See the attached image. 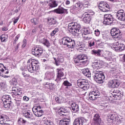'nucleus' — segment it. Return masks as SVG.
Listing matches in <instances>:
<instances>
[{
    "label": "nucleus",
    "mask_w": 125,
    "mask_h": 125,
    "mask_svg": "<svg viewBox=\"0 0 125 125\" xmlns=\"http://www.w3.org/2000/svg\"><path fill=\"white\" fill-rule=\"evenodd\" d=\"M62 43L65 45L68 48H74L76 45L75 40H73L70 37L68 36L64 37L62 39Z\"/></svg>",
    "instance_id": "1"
},
{
    "label": "nucleus",
    "mask_w": 125,
    "mask_h": 125,
    "mask_svg": "<svg viewBox=\"0 0 125 125\" xmlns=\"http://www.w3.org/2000/svg\"><path fill=\"white\" fill-rule=\"evenodd\" d=\"M87 82L86 80L80 78L77 80V84L82 89L87 90L89 88V84Z\"/></svg>",
    "instance_id": "2"
},
{
    "label": "nucleus",
    "mask_w": 125,
    "mask_h": 125,
    "mask_svg": "<svg viewBox=\"0 0 125 125\" xmlns=\"http://www.w3.org/2000/svg\"><path fill=\"white\" fill-rule=\"evenodd\" d=\"M93 78L98 83H104V80H105V75L104 74L100 72H96L95 75L93 76Z\"/></svg>",
    "instance_id": "3"
},
{
    "label": "nucleus",
    "mask_w": 125,
    "mask_h": 125,
    "mask_svg": "<svg viewBox=\"0 0 125 125\" xmlns=\"http://www.w3.org/2000/svg\"><path fill=\"white\" fill-rule=\"evenodd\" d=\"M123 96H124L123 92L119 89L113 90L110 95V97L114 100H121Z\"/></svg>",
    "instance_id": "4"
},
{
    "label": "nucleus",
    "mask_w": 125,
    "mask_h": 125,
    "mask_svg": "<svg viewBox=\"0 0 125 125\" xmlns=\"http://www.w3.org/2000/svg\"><path fill=\"white\" fill-rule=\"evenodd\" d=\"M110 34L114 39H117V40H121L122 39L121 31L118 28L116 27L113 28L111 30Z\"/></svg>",
    "instance_id": "5"
},
{
    "label": "nucleus",
    "mask_w": 125,
    "mask_h": 125,
    "mask_svg": "<svg viewBox=\"0 0 125 125\" xmlns=\"http://www.w3.org/2000/svg\"><path fill=\"white\" fill-rule=\"evenodd\" d=\"M31 61H32V60H29L27 61V69L28 72H30V73H34V71H38V70H39V68H40V66L37 65V64H35V63L32 64L31 63Z\"/></svg>",
    "instance_id": "6"
},
{
    "label": "nucleus",
    "mask_w": 125,
    "mask_h": 125,
    "mask_svg": "<svg viewBox=\"0 0 125 125\" xmlns=\"http://www.w3.org/2000/svg\"><path fill=\"white\" fill-rule=\"evenodd\" d=\"M43 52V49L42 47H34L32 49V54L36 57H40Z\"/></svg>",
    "instance_id": "7"
},
{
    "label": "nucleus",
    "mask_w": 125,
    "mask_h": 125,
    "mask_svg": "<svg viewBox=\"0 0 125 125\" xmlns=\"http://www.w3.org/2000/svg\"><path fill=\"white\" fill-rule=\"evenodd\" d=\"M99 8L102 12H108L110 11V6L106 2L102 1L99 4Z\"/></svg>",
    "instance_id": "8"
},
{
    "label": "nucleus",
    "mask_w": 125,
    "mask_h": 125,
    "mask_svg": "<svg viewBox=\"0 0 125 125\" xmlns=\"http://www.w3.org/2000/svg\"><path fill=\"white\" fill-rule=\"evenodd\" d=\"M9 71L6 69V67L3 65V64L0 63V76L3 78H8L9 76H7L5 75L8 74Z\"/></svg>",
    "instance_id": "9"
},
{
    "label": "nucleus",
    "mask_w": 125,
    "mask_h": 125,
    "mask_svg": "<svg viewBox=\"0 0 125 125\" xmlns=\"http://www.w3.org/2000/svg\"><path fill=\"white\" fill-rule=\"evenodd\" d=\"M121 83L118 80L114 79L108 83V86L110 88H116L119 87Z\"/></svg>",
    "instance_id": "10"
},
{
    "label": "nucleus",
    "mask_w": 125,
    "mask_h": 125,
    "mask_svg": "<svg viewBox=\"0 0 125 125\" xmlns=\"http://www.w3.org/2000/svg\"><path fill=\"white\" fill-rule=\"evenodd\" d=\"M55 60V64L56 66H59L61 63L64 62V57L61 55H57L56 57H53Z\"/></svg>",
    "instance_id": "11"
},
{
    "label": "nucleus",
    "mask_w": 125,
    "mask_h": 125,
    "mask_svg": "<svg viewBox=\"0 0 125 125\" xmlns=\"http://www.w3.org/2000/svg\"><path fill=\"white\" fill-rule=\"evenodd\" d=\"M68 104L70 105L69 109L71 110V112L77 113L80 110V106L75 103L74 102H69Z\"/></svg>",
    "instance_id": "12"
},
{
    "label": "nucleus",
    "mask_w": 125,
    "mask_h": 125,
    "mask_svg": "<svg viewBox=\"0 0 125 125\" xmlns=\"http://www.w3.org/2000/svg\"><path fill=\"white\" fill-rule=\"evenodd\" d=\"M116 17L120 21H125V13L123 10H120L116 13Z\"/></svg>",
    "instance_id": "13"
},
{
    "label": "nucleus",
    "mask_w": 125,
    "mask_h": 125,
    "mask_svg": "<svg viewBox=\"0 0 125 125\" xmlns=\"http://www.w3.org/2000/svg\"><path fill=\"white\" fill-rule=\"evenodd\" d=\"M112 47L116 51H123V50L125 49V45L124 44L119 42L113 43Z\"/></svg>",
    "instance_id": "14"
},
{
    "label": "nucleus",
    "mask_w": 125,
    "mask_h": 125,
    "mask_svg": "<svg viewBox=\"0 0 125 125\" xmlns=\"http://www.w3.org/2000/svg\"><path fill=\"white\" fill-rule=\"evenodd\" d=\"M73 35H78L79 34L80 31H81V24L78 23V22H75L73 28H72L71 30Z\"/></svg>",
    "instance_id": "15"
},
{
    "label": "nucleus",
    "mask_w": 125,
    "mask_h": 125,
    "mask_svg": "<svg viewBox=\"0 0 125 125\" xmlns=\"http://www.w3.org/2000/svg\"><path fill=\"white\" fill-rule=\"evenodd\" d=\"M64 69L63 68H57V71L58 72V75L57 77V79L55 80L56 82H58L59 81H61L62 80V77H64V73L63 72V70Z\"/></svg>",
    "instance_id": "16"
},
{
    "label": "nucleus",
    "mask_w": 125,
    "mask_h": 125,
    "mask_svg": "<svg viewBox=\"0 0 125 125\" xmlns=\"http://www.w3.org/2000/svg\"><path fill=\"white\" fill-rule=\"evenodd\" d=\"M113 16L111 14H105L104 15V21H103L104 24H106L108 25V23H109L110 21H113Z\"/></svg>",
    "instance_id": "17"
},
{
    "label": "nucleus",
    "mask_w": 125,
    "mask_h": 125,
    "mask_svg": "<svg viewBox=\"0 0 125 125\" xmlns=\"http://www.w3.org/2000/svg\"><path fill=\"white\" fill-rule=\"evenodd\" d=\"M87 122V120L83 118L76 119L74 122L73 125H83V123Z\"/></svg>",
    "instance_id": "18"
},
{
    "label": "nucleus",
    "mask_w": 125,
    "mask_h": 125,
    "mask_svg": "<svg viewBox=\"0 0 125 125\" xmlns=\"http://www.w3.org/2000/svg\"><path fill=\"white\" fill-rule=\"evenodd\" d=\"M67 10V9H64L63 7L59 6L58 8L54 10V12H55V13H57V14H64Z\"/></svg>",
    "instance_id": "19"
},
{
    "label": "nucleus",
    "mask_w": 125,
    "mask_h": 125,
    "mask_svg": "<svg viewBox=\"0 0 125 125\" xmlns=\"http://www.w3.org/2000/svg\"><path fill=\"white\" fill-rule=\"evenodd\" d=\"M23 116L27 119H29V120H32L33 121H35V117H34V115L32 112H25V113H23Z\"/></svg>",
    "instance_id": "20"
},
{
    "label": "nucleus",
    "mask_w": 125,
    "mask_h": 125,
    "mask_svg": "<svg viewBox=\"0 0 125 125\" xmlns=\"http://www.w3.org/2000/svg\"><path fill=\"white\" fill-rule=\"evenodd\" d=\"M91 20V16L89 14H86L84 15V17L83 18V21L84 23L89 24Z\"/></svg>",
    "instance_id": "21"
},
{
    "label": "nucleus",
    "mask_w": 125,
    "mask_h": 125,
    "mask_svg": "<svg viewBox=\"0 0 125 125\" xmlns=\"http://www.w3.org/2000/svg\"><path fill=\"white\" fill-rule=\"evenodd\" d=\"M45 80H48L49 81H50L51 79H53L54 77V73H53V72H47L45 74Z\"/></svg>",
    "instance_id": "22"
},
{
    "label": "nucleus",
    "mask_w": 125,
    "mask_h": 125,
    "mask_svg": "<svg viewBox=\"0 0 125 125\" xmlns=\"http://www.w3.org/2000/svg\"><path fill=\"white\" fill-rule=\"evenodd\" d=\"M51 0L53 1H51ZM49 1H51L50 3L48 4L49 9L53 8V7H56V6H58V3H57V1L54 0H49Z\"/></svg>",
    "instance_id": "23"
},
{
    "label": "nucleus",
    "mask_w": 125,
    "mask_h": 125,
    "mask_svg": "<svg viewBox=\"0 0 125 125\" xmlns=\"http://www.w3.org/2000/svg\"><path fill=\"white\" fill-rule=\"evenodd\" d=\"M83 54H80L78 55L75 58H74V62L75 63H81V61L82 59L85 58L84 56H83Z\"/></svg>",
    "instance_id": "24"
},
{
    "label": "nucleus",
    "mask_w": 125,
    "mask_h": 125,
    "mask_svg": "<svg viewBox=\"0 0 125 125\" xmlns=\"http://www.w3.org/2000/svg\"><path fill=\"white\" fill-rule=\"evenodd\" d=\"M71 120L70 119H64L62 120H61L59 122L60 125H69L70 124Z\"/></svg>",
    "instance_id": "25"
},
{
    "label": "nucleus",
    "mask_w": 125,
    "mask_h": 125,
    "mask_svg": "<svg viewBox=\"0 0 125 125\" xmlns=\"http://www.w3.org/2000/svg\"><path fill=\"white\" fill-rule=\"evenodd\" d=\"M82 73L87 78H90L91 77V73H90V71L89 69H83L82 70Z\"/></svg>",
    "instance_id": "26"
},
{
    "label": "nucleus",
    "mask_w": 125,
    "mask_h": 125,
    "mask_svg": "<svg viewBox=\"0 0 125 125\" xmlns=\"http://www.w3.org/2000/svg\"><path fill=\"white\" fill-rule=\"evenodd\" d=\"M47 22L49 25H55V24H57V21L54 18H49L47 19Z\"/></svg>",
    "instance_id": "27"
},
{
    "label": "nucleus",
    "mask_w": 125,
    "mask_h": 125,
    "mask_svg": "<svg viewBox=\"0 0 125 125\" xmlns=\"http://www.w3.org/2000/svg\"><path fill=\"white\" fill-rule=\"evenodd\" d=\"M68 113V111L65 108L61 107L59 110V114L61 115V116H66V114Z\"/></svg>",
    "instance_id": "28"
},
{
    "label": "nucleus",
    "mask_w": 125,
    "mask_h": 125,
    "mask_svg": "<svg viewBox=\"0 0 125 125\" xmlns=\"http://www.w3.org/2000/svg\"><path fill=\"white\" fill-rule=\"evenodd\" d=\"M83 56H84V57H83V59H81L80 63H82L83 65H87L88 64V60H87V56L85 54H83Z\"/></svg>",
    "instance_id": "29"
},
{
    "label": "nucleus",
    "mask_w": 125,
    "mask_h": 125,
    "mask_svg": "<svg viewBox=\"0 0 125 125\" xmlns=\"http://www.w3.org/2000/svg\"><path fill=\"white\" fill-rule=\"evenodd\" d=\"M6 117L4 115L0 116V125H9V124H6Z\"/></svg>",
    "instance_id": "30"
},
{
    "label": "nucleus",
    "mask_w": 125,
    "mask_h": 125,
    "mask_svg": "<svg viewBox=\"0 0 125 125\" xmlns=\"http://www.w3.org/2000/svg\"><path fill=\"white\" fill-rule=\"evenodd\" d=\"M2 102H8L11 101V97L8 95H4L2 97Z\"/></svg>",
    "instance_id": "31"
},
{
    "label": "nucleus",
    "mask_w": 125,
    "mask_h": 125,
    "mask_svg": "<svg viewBox=\"0 0 125 125\" xmlns=\"http://www.w3.org/2000/svg\"><path fill=\"white\" fill-rule=\"evenodd\" d=\"M40 42L41 43H43L44 45H45L47 47H49L50 46V43H49V41L46 39H43L40 40Z\"/></svg>",
    "instance_id": "32"
},
{
    "label": "nucleus",
    "mask_w": 125,
    "mask_h": 125,
    "mask_svg": "<svg viewBox=\"0 0 125 125\" xmlns=\"http://www.w3.org/2000/svg\"><path fill=\"white\" fill-rule=\"evenodd\" d=\"M93 120L96 124H100V123H101V119L98 114H96L94 115Z\"/></svg>",
    "instance_id": "33"
},
{
    "label": "nucleus",
    "mask_w": 125,
    "mask_h": 125,
    "mask_svg": "<svg viewBox=\"0 0 125 125\" xmlns=\"http://www.w3.org/2000/svg\"><path fill=\"white\" fill-rule=\"evenodd\" d=\"M116 118V114L114 113H110L108 115L107 121L110 122V121H115V118Z\"/></svg>",
    "instance_id": "34"
},
{
    "label": "nucleus",
    "mask_w": 125,
    "mask_h": 125,
    "mask_svg": "<svg viewBox=\"0 0 125 125\" xmlns=\"http://www.w3.org/2000/svg\"><path fill=\"white\" fill-rule=\"evenodd\" d=\"M55 100L57 103L59 104H61L64 102V98L62 97H56Z\"/></svg>",
    "instance_id": "35"
},
{
    "label": "nucleus",
    "mask_w": 125,
    "mask_h": 125,
    "mask_svg": "<svg viewBox=\"0 0 125 125\" xmlns=\"http://www.w3.org/2000/svg\"><path fill=\"white\" fill-rule=\"evenodd\" d=\"M3 104L4 108H5L6 109H9V108L11 107V105H12L11 101L3 102Z\"/></svg>",
    "instance_id": "36"
},
{
    "label": "nucleus",
    "mask_w": 125,
    "mask_h": 125,
    "mask_svg": "<svg viewBox=\"0 0 125 125\" xmlns=\"http://www.w3.org/2000/svg\"><path fill=\"white\" fill-rule=\"evenodd\" d=\"M8 39V36H7V35H2L0 37V40L1 41V42H6L7 41Z\"/></svg>",
    "instance_id": "37"
},
{
    "label": "nucleus",
    "mask_w": 125,
    "mask_h": 125,
    "mask_svg": "<svg viewBox=\"0 0 125 125\" xmlns=\"http://www.w3.org/2000/svg\"><path fill=\"white\" fill-rule=\"evenodd\" d=\"M115 121L119 124H121V123L123 122V117L121 116H117V115H116V118L114 119V122Z\"/></svg>",
    "instance_id": "38"
},
{
    "label": "nucleus",
    "mask_w": 125,
    "mask_h": 125,
    "mask_svg": "<svg viewBox=\"0 0 125 125\" xmlns=\"http://www.w3.org/2000/svg\"><path fill=\"white\" fill-rule=\"evenodd\" d=\"M101 50H92V54H94V55H97V56H100L101 55Z\"/></svg>",
    "instance_id": "39"
},
{
    "label": "nucleus",
    "mask_w": 125,
    "mask_h": 125,
    "mask_svg": "<svg viewBox=\"0 0 125 125\" xmlns=\"http://www.w3.org/2000/svg\"><path fill=\"white\" fill-rule=\"evenodd\" d=\"M93 94L95 95L98 98H99L100 96V92L98 89H94L93 91H92Z\"/></svg>",
    "instance_id": "40"
},
{
    "label": "nucleus",
    "mask_w": 125,
    "mask_h": 125,
    "mask_svg": "<svg viewBox=\"0 0 125 125\" xmlns=\"http://www.w3.org/2000/svg\"><path fill=\"white\" fill-rule=\"evenodd\" d=\"M92 34V31L89 28H84V35H91Z\"/></svg>",
    "instance_id": "41"
},
{
    "label": "nucleus",
    "mask_w": 125,
    "mask_h": 125,
    "mask_svg": "<svg viewBox=\"0 0 125 125\" xmlns=\"http://www.w3.org/2000/svg\"><path fill=\"white\" fill-rule=\"evenodd\" d=\"M89 98L90 100H95V99H97L98 98L92 92H90L89 94Z\"/></svg>",
    "instance_id": "42"
},
{
    "label": "nucleus",
    "mask_w": 125,
    "mask_h": 125,
    "mask_svg": "<svg viewBox=\"0 0 125 125\" xmlns=\"http://www.w3.org/2000/svg\"><path fill=\"white\" fill-rule=\"evenodd\" d=\"M21 95H22V92L17 93L16 92H13L12 96L13 97H15V98L17 97H21Z\"/></svg>",
    "instance_id": "43"
},
{
    "label": "nucleus",
    "mask_w": 125,
    "mask_h": 125,
    "mask_svg": "<svg viewBox=\"0 0 125 125\" xmlns=\"http://www.w3.org/2000/svg\"><path fill=\"white\" fill-rule=\"evenodd\" d=\"M43 111L42 110H39L34 114L36 117H42V116Z\"/></svg>",
    "instance_id": "44"
},
{
    "label": "nucleus",
    "mask_w": 125,
    "mask_h": 125,
    "mask_svg": "<svg viewBox=\"0 0 125 125\" xmlns=\"http://www.w3.org/2000/svg\"><path fill=\"white\" fill-rule=\"evenodd\" d=\"M21 70L22 71V75H23L24 78H27L28 76V74H27V70L24 68H21Z\"/></svg>",
    "instance_id": "45"
},
{
    "label": "nucleus",
    "mask_w": 125,
    "mask_h": 125,
    "mask_svg": "<svg viewBox=\"0 0 125 125\" xmlns=\"http://www.w3.org/2000/svg\"><path fill=\"white\" fill-rule=\"evenodd\" d=\"M31 22L34 24V25H38L39 24V20L37 18H33L31 20Z\"/></svg>",
    "instance_id": "46"
},
{
    "label": "nucleus",
    "mask_w": 125,
    "mask_h": 125,
    "mask_svg": "<svg viewBox=\"0 0 125 125\" xmlns=\"http://www.w3.org/2000/svg\"><path fill=\"white\" fill-rule=\"evenodd\" d=\"M63 84L65 86H72V83L68 81H64L63 83Z\"/></svg>",
    "instance_id": "47"
},
{
    "label": "nucleus",
    "mask_w": 125,
    "mask_h": 125,
    "mask_svg": "<svg viewBox=\"0 0 125 125\" xmlns=\"http://www.w3.org/2000/svg\"><path fill=\"white\" fill-rule=\"evenodd\" d=\"M82 6H83V5L80 3H77L74 5H73V7H74L77 10L79 9V8H80V7H82Z\"/></svg>",
    "instance_id": "48"
},
{
    "label": "nucleus",
    "mask_w": 125,
    "mask_h": 125,
    "mask_svg": "<svg viewBox=\"0 0 125 125\" xmlns=\"http://www.w3.org/2000/svg\"><path fill=\"white\" fill-rule=\"evenodd\" d=\"M92 66L93 68H97V67H99V62L98 61H96L95 62L92 63Z\"/></svg>",
    "instance_id": "49"
},
{
    "label": "nucleus",
    "mask_w": 125,
    "mask_h": 125,
    "mask_svg": "<svg viewBox=\"0 0 125 125\" xmlns=\"http://www.w3.org/2000/svg\"><path fill=\"white\" fill-rule=\"evenodd\" d=\"M89 46L90 47H92V46H94L95 45V41L94 40H92L88 42Z\"/></svg>",
    "instance_id": "50"
},
{
    "label": "nucleus",
    "mask_w": 125,
    "mask_h": 125,
    "mask_svg": "<svg viewBox=\"0 0 125 125\" xmlns=\"http://www.w3.org/2000/svg\"><path fill=\"white\" fill-rule=\"evenodd\" d=\"M117 23V21L114 20V19H112V21H110L109 23H108L107 25H116Z\"/></svg>",
    "instance_id": "51"
},
{
    "label": "nucleus",
    "mask_w": 125,
    "mask_h": 125,
    "mask_svg": "<svg viewBox=\"0 0 125 125\" xmlns=\"http://www.w3.org/2000/svg\"><path fill=\"white\" fill-rule=\"evenodd\" d=\"M94 34L96 37H99L100 36V31L98 29H96L94 30Z\"/></svg>",
    "instance_id": "52"
},
{
    "label": "nucleus",
    "mask_w": 125,
    "mask_h": 125,
    "mask_svg": "<svg viewBox=\"0 0 125 125\" xmlns=\"http://www.w3.org/2000/svg\"><path fill=\"white\" fill-rule=\"evenodd\" d=\"M75 24H76V22H71L68 24V28L69 29H71V30L75 26Z\"/></svg>",
    "instance_id": "53"
},
{
    "label": "nucleus",
    "mask_w": 125,
    "mask_h": 125,
    "mask_svg": "<svg viewBox=\"0 0 125 125\" xmlns=\"http://www.w3.org/2000/svg\"><path fill=\"white\" fill-rule=\"evenodd\" d=\"M0 87L1 88H4L6 87V83L5 82H1L0 83Z\"/></svg>",
    "instance_id": "54"
},
{
    "label": "nucleus",
    "mask_w": 125,
    "mask_h": 125,
    "mask_svg": "<svg viewBox=\"0 0 125 125\" xmlns=\"http://www.w3.org/2000/svg\"><path fill=\"white\" fill-rule=\"evenodd\" d=\"M104 59H105V60H107V61H111V60H112L111 55H108V56L104 57Z\"/></svg>",
    "instance_id": "55"
},
{
    "label": "nucleus",
    "mask_w": 125,
    "mask_h": 125,
    "mask_svg": "<svg viewBox=\"0 0 125 125\" xmlns=\"http://www.w3.org/2000/svg\"><path fill=\"white\" fill-rule=\"evenodd\" d=\"M84 39L85 41H89V40H91L92 39V36L90 35H86L84 37Z\"/></svg>",
    "instance_id": "56"
},
{
    "label": "nucleus",
    "mask_w": 125,
    "mask_h": 125,
    "mask_svg": "<svg viewBox=\"0 0 125 125\" xmlns=\"http://www.w3.org/2000/svg\"><path fill=\"white\" fill-rule=\"evenodd\" d=\"M11 83H12L13 84L16 85L17 84V79H16L15 78H14L11 80Z\"/></svg>",
    "instance_id": "57"
},
{
    "label": "nucleus",
    "mask_w": 125,
    "mask_h": 125,
    "mask_svg": "<svg viewBox=\"0 0 125 125\" xmlns=\"http://www.w3.org/2000/svg\"><path fill=\"white\" fill-rule=\"evenodd\" d=\"M102 38L103 39V40H104V41H106L108 40V35L106 34H103Z\"/></svg>",
    "instance_id": "58"
},
{
    "label": "nucleus",
    "mask_w": 125,
    "mask_h": 125,
    "mask_svg": "<svg viewBox=\"0 0 125 125\" xmlns=\"http://www.w3.org/2000/svg\"><path fill=\"white\" fill-rule=\"evenodd\" d=\"M108 106V104L106 103H104L102 105H101V107L103 108V109H105V108H107Z\"/></svg>",
    "instance_id": "59"
},
{
    "label": "nucleus",
    "mask_w": 125,
    "mask_h": 125,
    "mask_svg": "<svg viewBox=\"0 0 125 125\" xmlns=\"http://www.w3.org/2000/svg\"><path fill=\"white\" fill-rule=\"evenodd\" d=\"M32 111L35 115V113H37V112L39 111V110L38 109V107L37 106H34L32 108Z\"/></svg>",
    "instance_id": "60"
},
{
    "label": "nucleus",
    "mask_w": 125,
    "mask_h": 125,
    "mask_svg": "<svg viewBox=\"0 0 125 125\" xmlns=\"http://www.w3.org/2000/svg\"><path fill=\"white\" fill-rule=\"evenodd\" d=\"M22 123V124H25L26 123V120H24L23 118H20L18 120V123Z\"/></svg>",
    "instance_id": "61"
},
{
    "label": "nucleus",
    "mask_w": 125,
    "mask_h": 125,
    "mask_svg": "<svg viewBox=\"0 0 125 125\" xmlns=\"http://www.w3.org/2000/svg\"><path fill=\"white\" fill-rule=\"evenodd\" d=\"M43 123L44 125H49V124H50V121L47 119H45L43 121Z\"/></svg>",
    "instance_id": "62"
},
{
    "label": "nucleus",
    "mask_w": 125,
    "mask_h": 125,
    "mask_svg": "<svg viewBox=\"0 0 125 125\" xmlns=\"http://www.w3.org/2000/svg\"><path fill=\"white\" fill-rule=\"evenodd\" d=\"M25 1H26V0H17V2L18 4H22V3L25 2Z\"/></svg>",
    "instance_id": "63"
},
{
    "label": "nucleus",
    "mask_w": 125,
    "mask_h": 125,
    "mask_svg": "<svg viewBox=\"0 0 125 125\" xmlns=\"http://www.w3.org/2000/svg\"><path fill=\"white\" fill-rule=\"evenodd\" d=\"M49 3V1H41L40 3L41 4H42V5H45L46 4H47V3Z\"/></svg>",
    "instance_id": "64"
}]
</instances>
